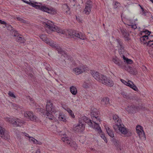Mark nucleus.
Here are the masks:
<instances>
[{
  "label": "nucleus",
  "mask_w": 153,
  "mask_h": 153,
  "mask_svg": "<svg viewBox=\"0 0 153 153\" xmlns=\"http://www.w3.org/2000/svg\"><path fill=\"white\" fill-rule=\"evenodd\" d=\"M46 109V111L43 114L47 116V118L50 120H53L54 118L52 114H55L58 111V110L53 105L52 102L50 100L47 101Z\"/></svg>",
  "instance_id": "nucleus-1"
},
{
  "label": "nucleus",
  "mask_w": 153,
  "mask_h": 153,
  "mask_svg": "<svg viewBox=\"0 0 153 153\" xmlns=\"http://www.w3.org/2000/svg\"><path fill=\"white\" fill-rule=\"evenodd\" d=\"M37 3H35L30 2L29 4L32 6L35 7L37 9H39L42 11L47 13L51 14H55L56 13V10L52 8H48L45 5H38L36 4Z\"/></svg>",
  "instance_id": "nucleus-2"
},
{
  "label": "nucleus",
  "mask_w": 153,
  "mask_h": 153,
  "mask_svg": "<svg viewBox=\"0 0 153 153\" xmlns=\"http://www.w3.org/2000/svg\"><path fill=\"white\" fill-rule=\"evenodd\" d=\"M40 38L47 44L49 45L52 48H55L57 49L59 53H62V49L56 43H54L52 39H48L45 35L42 34L40 36Z\"/></svg>",
  "instance_id": "nucleus-3"
},
{
  "label": "nucleus",
  "mask_w": 153,
  "mask_h": 153,
  "mask_svg": "<svg viewBox=\"0 0 153 153\" xmlns=\"http://www.w3.org/2000/svg\"><path fill=\"white\" fill-rule=\"evenodd\" d=\"M113 128L116 131H117L118 130L121 134L125 135L127 137L130 136L132 135L131 133L123 125L122 123L120 124H115L113 126Z\"/></svg>",
  "instance_id": "nucleus-4"
},
{
  "label": "nucleus",
  "mask_w": 153,
  "mask_h": 153,
  "mask_svg": "<svg viewBox=\"0 0 153 153\" xmlns=\"http://www.w3.org/2000/svg\"><path fill=\"white\" fill-rule=\"evenodd\" d=\"M46 28L48 29L53 31H56L57 33L60 34H64L65 33V31L58 27L57 26L54 25L53 23L50 21H48L45 22L44 24Z\"/></svg>",
  "instance_id": "nucleus-5"
},
{
  "label": "nucleus",
  "mask_w": 153,
  "mask_h": 153,
  "mask_svg": "<svg viewBox=\"0 0 153 153\" xmlns=\"http://www.w3.org/2000/svg\"><path fill=\"white\" fill-rule=\"evenodd\" d=\"M5 120L11 124L15 127L21 126L24 124V122L17 118H10L6 117L4 118Z\"/></svg>",
  "instance_id": "nucleus-6"
},
{
  "label": "nucleus",
  "mask_w": 153,
  "mask_h": 153,
  "mask_svg": "<svg viewBox=\"0 0 153 153\" xmlns=\"http://www.w3.org/2000/svg\"><path fill=\"white\" fill-rule=\"evenodd\" d=\"M84 121L87 123L91 127L95 129L98 132H102V131L98 123H92L91 121L86 117H83Z\"/></svg>",
  "instance_id": "nucleus-7"
},
{
  "label": "nucleus",
  "mask_w": 153,
  "mask_h": 153,
  "mask_svg": "<svg viewBox=\"0 0 153 153\" xmlns=\"http://www.w3.org/2000/svg\"><path fill=\"white\" fill-rule=\"evenodd\" d=\"M68 33L69 35L71 37H76L77 38L82 40L87 39L85 34L81 32H78L74 30H70L68 31Z\"/></svg>",
  "instance_id": "nucleus-8"
},
{
  "label": "nucleus",
  "mask_w": 153,
  "mask_h": 153,
  "mask_svg": "<svg viewBox=\"0 0 153 153\" xmlns=\"http://www.w3.org/2000/svg\"><path fill=\"white\" fill-rule=\"evenodd\" d=\"M115 46L117 48L119 53L120 55H123L126 53L124 45L122 41L119 39H117L116 41Z\"/></svg>",
  "instance_id": "nucleus-9"
},
{
  "label": "nucleus",
  "mask_w": 153,
  "mask_h": 153,
  "mask_svg": "<svg viewBox=\"0 0 153 153\" xmlns=\"http://www.w3.org/2000/svg\"><path fill=\"white\" fill-rule=\"evenodd\" d=\"M98 112V111L96 109H95L92 111L91 114L93 122L98 124L99 123L101 122V120Z\"/></svg>",
  "instance_id": "nucleus-10"
},
{
  "label": "nucleus",
  "mask_w": 153,
  "mask_h": 153,
  "mask_svg": "<svg viewBox=\"0 0 153 153\" xmlns=\"http://www.w3.org/2000/svg\"><path fill=\"white\" fill-rule=\"evenodd\" d=\"M88 70L87 67L84 65L76 67L73 70V72L76 75H79Z\"/></svg>",
  "instance_id": "nucleus-11"
},
{
  "label": "nucleus",
  "mask_w": 153,
  "mask_h": 153,
  "mask_svg": "<svg viewBox=\"0 0 153 153\" xmlns=\"http://www.w3.org/2000/svg\"><path fill=\"white\" fill-rule=\"evenodd\" d=\"M99 82L103 84L110 86H112L114 85V83L111 79L107 78L105 76L102 75Z\"/></svg>",
  "instance_id": "nucleus-12"
},
{
  "label": "nucleus",
  "mask_w": 153,
  "mask_h": 153,
  "mask_svg": "<svg viewBox=\"0 0 153 153\" xmlns=\"http://www.w3.org/2000/svg\"><path fill=\"white\" fill-rule=\"evenodd\" d=\"M99 82L103 84L110 86H112L114 85V83L111 79L107 78L105 76L102 75Z\"/></svg>",
  "instance_id": "nucleus-13"
},
{
  "label": "nucleus",
  "mask_w": 153,
  "mask_h": 153,
  "mask_svg": "<svg viewBox=\"0 0 153 153\" xmlns=\"http://www.w3.org/2000/svg\"><path fill=\"white\" fill-rule=\"evenodd\" d=\"M136 129L140 138L143 140H146V137L143 127L140 125H138L137 126Z\"/></svg>",
  "instance_id": "nucleus-14"
},
{
  "label": "nucleus",
  "mask_w": 153,
  "mask_h": 153,
  "mask_svg": "<svg viewBox=\"0 0 153 153\" xmlns=\"http://www.w3.org/2000/svg\"><path fill=\"white\" fill-rule=\"evenodd\" d=\"M112 61L114 64L117 65L120 68L123 69L125 68V65L123 62L117 57H113Z\"/></svg>",
  "instance_id": "nucleus-15"
},
{
  "label": "nucleus",
  "mask_w": 153,
  "mask_h": 153,
  "mask_svg": "<svg viewBox=\"0 0 153 153\" xmlns=\"http://www.w3.org/2000/svg\"><path fill=\"white\" fill-rule=\"evenodd\" d=\"M91 2L87 1L85 3V7L83 11L84 13L86 15L89 14L91 12Z\"/></svg>",
  "instance_id": "nucleus-16"
},
{
  "label": "nucleus",
  "mask_w": 153,
  "mask_h": 153,
  "mask_svg": "<svg viewBox=\"0 0 153 153\" xmlns=\"http://www.w3.org/2000/svg\"><path fill=\"white\" fill-rule=\"evenodd\" d=\"M0 136L6 140L9 138V135L7 131L0 126Z\"/></svg>",
  "instance_id": "nucleus-17"
},
{
  "label": "nucleus",
  "mask_w": 153,
  "mask_h": 153,
  "mask_svg": "<svg viewBox=\"0 0 153 153\" xmlns=\"http://www.w3.org/2000/svg\"><path fill=\"white\" fill-rule=\"evenodd\" d=\"M120 30L125 41H129L131 40V39L129 37V34L127 33V30L126 29L122 28L120 29Z\"/></svg>",
  "instance_id": "nucleus-18"
},
{
  "label": "nucleus",
  "mask_w": 153,
  "mask_h": 153,
  "mask_svg": "<svg viewBox=\"0 0 153 153\" xmlns=\"http://www.w3.org/2000/svg\"><path fill=\"white\" fill-rule=\"evenodd\" d=\"M84 125L82 123L74 125L73 126V130L76 132H78L83 131L85 129Z\"/></svg>",
  "instance_id": "nucleus-19"
},
{
  "label": "nucleus",
  "mask_w": 153,
  "mask_h": 153,
  "mask_svg": "<svg viewBox=\"0 0 153 153\" xmlns=\"http://www.w3.org/2000/svg\"><path fill=\"white\" fill-rule=\"evenodd\" d=\"M91 74L94 79L99 82L103 75L100 74L98 72L95 71H91Z\"/></svg>",
  "instance_id": "nucleus-20"
},
{
  "label": "nucleus",
  "mask_w": 153,
  "mask_h": 153,
  "mask_svg": "<svg viewBox=\"0 0 153 153\" xmlns=\"http://www.w3.org/2000/svg\"><path fill=\"white\" fill-rule=\"evenodd\" d=\"M126 110L129 113H135L137 111V108L133 106H128L126 108Z\"/></svg>",
  "instance_id": "nucleus-21"
},
{
  "label": "nucleus",
  "mask_w": 153,
  "mask_h": 153,
  "mask_svg": "<svg viewBox=\"0 0 153 153\" xmlns=\"http://www.w3.org/2000/svg\"><path fill=\"white\" fill-rule=\"evenodd\" d=\"M126 86L136 91H138V89L136 86L134 84V83L130 80H128L127 82Z\"/></svg>",
  "instance_id": "nucleus-22"
},
{
  "label": "nucleus",
  "mask_w": 153,
  "mask_h": 153,
  "mask_svg": "<svg viewBox=\"0 0 153 153\" xmlns=\"http://www.w3.org/2000/svg\"><path fill=\"white\" fill-rule=\"evenodd\" d=\"M123 69H125L128 72H129L130 74L134 75H135L137 73V71L136 69L134 68H133L130 66H128L127 67L125 66V68Z\"/></svg>",
  "instance_id": "nucleus-23"
},
{
  "label": "nucleus",
  "mask_w": 153,
  "mask_h": 153,
  "mask_svg": "<svg viewBox=\"0 0 153 153\" xmlns=\"http://www.w3.org/2000/svg\"><path fill=\"white\" fill-rule=\"evenodd\" d=\"M101 103L105 106L109 105H110L109 98L108 97L103 98L101 100Z\"/></svg>",
  "instance_id": "nucleus-24"
},
{
  "label": "nucleus",
  "mask_w": 153,
  "mask_h": 153,
  "mask_svg": "<svg viewBox=\"0 0 153 153\" xmlns=\"http://www.w3.org/2000/svg\"><path fill=\"white\" fill-rule=\"evenodd\" d=\"M105 127L106 129L107 132L109 135L111 137H114V134L112 130L110 129L107 125H105Z\"/></svg>",
  "instance_id": "nucleus-25"
},
{
  "label": "nucleus",
  "mask_w": 153,
  "mask_h": 153,
  "mask_svg": "<svg viewBox=\"0 0 153 153\" xmlns=\"http://www.w3.org/2000/svg\"><path fill=\"white\" fill-rule=\"evenodd\" d=\"M28 120L36 122H38L39 121V119L32 112Z\"/></svg>",
  "instance_id": "nucleus-26"
},
{
  "label": "nucleus",
  "mask_w": 153,
  "mask_h": 153,
  "mask_svg": "<svg viewBox=\"0 0 153 153\" xmlns=\"http://www.w3.org/2000/svg\"><path fill=\"white\" fill-rule=\"evenodd\" d=\"M67 118L66 116L64 114L61 113L59 114L58 117L59 120L63 122H66L67 121Z\"/></svg>",
  "instance_id": "nucleus-27"
},
{
  "label": "nucleus",
  "mask_w": 153,
  "mask_h": 153,
  "mask_svg": "<svg viewBox=\"0 0 153 153\" xmlns=\"http://www.w3.org/2000/svg\"><path fill=\"white\" fill-rule=\"evenodd\" d=\"M113 120H114L115 124H119L121 123V120L119 118L118 116L116 115H114L113 116Z\"/></svg>",
  "instance_id": "nucleus-28"
},
{
  "label": "nucleus",
  "mask_w": 153,
  "mask_h": 153,
  "mask_svg": "<svg viewBox=\"0 0 153 153\" xmlns=\"http://www.w3.org/2000/svg\"><path fill=\"white\" fill-rule=\"evenodd\" d=\"M29 140L30 142H32L33 143L40 145L42 144V143L38 141L33 137H30L29 138Z\"/></svg>",
  "instance_id": "nucleus-29"
},
{
  "label": "nucleus",
  "mask_w": 153,
  "mask_h": 153,
  "mask_svg": "<svg viewBox=\"0 0 153 153\" xmlns=\"http://www.w3.org/2000/svg\"><path fill=\"white\" fill-rule=\"evenodd\" d=\"M71 93L74 95H76L77 93V89L75 86H72L70 88Z\"/></svg>",
  "instance_id": "nucleus-30"
},
{
  "label": "nucleus",
  "mask_w": 153,
  "mask_h": 153,
  "mask_svg": "<svg viewBox=\"0 0 153 153\" xmlns=\"http://www.w3.org/2000/svg\"><path fill=\"white\" fill-rule=\"evenodd\" d=\"M14 36H16V41L20 43H24L25 41V39L23 37L19 36L18 35L17 36L16 35H14Z\"/></svg>",
  "instance_id": "nucleus-31"
},
{
  "label": "nucleus",
  "mask_w": 153,
  "mask_h": 153,
  "mask_svg": "<svg viewBox=\"0 0 153 153\" xmlns=\"http://www.w3.org/2000/svg\"><path fill=\"white\" fill-rule=\"evenodd\" d=\"M62 8L63 11L66 14H69L70 13V8H69L67 4H64L63 5Z\"/></svg>",
  "instance_id": "nucleus-32"
},
{
  "label": "nucleus",
  "mask_w": 153,
  "mask_h": 153,
  "mask_svg": "<svg viewBox=\"0 0 153 153\" xmlns=\"http://www.w3.org/2000/svg\"><path fill=\"white\" fill-rule=\"evenodd\" d=\"M62 140L65 143L69 145L71 143V139L68 137H63L62 138Z\"/></svg>",
  "instance_id": "nucleus-33"
},
{
  "label": "nucleus",
  "mask_w": 153,
  "mask_h": 153,
  "mask_svg": "<svg viewBox=\"0 0 153 153\" xmlns=\"http://www.w3.org/2000/svg\"><path fill=\"white\" fill-rule=\"evenodd\" d=\"M121 57L123 58L124 62H126L127 64H132L133 62V61L131 59L126 57L124 55H123V56H121Z\"/></svg>",
  "instance_id": "nucleus-34"
},
{
  "label": "nucleus",
  "mask_w": 153,
  "mask_h": 153,
  "mask_svg": "<svg viewBox=\"0 0 153 153\" xmlns=\"http://www.w3.org/2000/svg\"><path fill=\"white\" fill-rule=\"evenodd\" d=\"M147 39V36L145 35L142 36L140 39L142 43L144 45L146 44L148 41Z\"/></svg>",
  "instance_id": "nucleus-35"
},
{
  "label": "nucleus",
  "mask_w": 153,
  "mask_h": 153,
  "mask_svg": "<svg viewBox=\"0 0 153 153\" xmlns=\"http://www.w3.org/2000/svg\"><path fill=\"white\" fill-rule=\"evenodd\" d=\"M69 145L76 149L77 148V144L75 142L73 141H71V143H69Z\"/></svg>",
  "instance_id": "nucleus-36"
},
{
  "label": "nucleus",
  "mask_w": 153,
  "mask_h": 153,
  "mask_svg": "<svg viewBox=\"0 0 153 153\" xmlns=\"http://www.w3.org/2000/svg\"><path fill=\"white\" fill-rule=\"evenodd\" d=\"M31 112L30 111H26L24 113V115L26 119L29 120L30 116L31 114Z\"/></svg>",
  "instance_id": "nucleus-37"
},
{
  "label": "nucleus",
  "mask_w": 153,
  "mask_h": 153,
  "mask_svg": "<svg viewBox=\"0 0 153 153\" xmlns=\"http://www.w3.org/2000/svg\"><path fill=\"white\" fill-rule=\"evenodd\" d=\"M17 19L18 20L20 21L21 22L23 23L25 25H28L29 24L28 21L23 19L22 18L20 17H17Z\"/></svg>",
  "instance_id": "nucleus-38"
},
{
  "label": "nucleus",
  "mask_w": 153,
  "mask_h": 153,
  "mask_svg": "<svg viewBox=\"0 0 153 153\" xmlns=\"http://www.w3.org/2000/svg\"><path fill=\"white\" fill-rule=\"evenodd\" d=\"M65 109L68 111L69 115H71L72 117L74 118L75 117L73 112L69 108H68L66 109Z\"/></svg>",
  "instance_id": "nucleus-39"
},
{
  "label": "nucleus",
  "mask_w": 153,
  "mask_h": 153,
  "mask_svg": "<svg viewBox=\"0 0 153 153\" xmlns=\"http://www.w3.org/2000/svg\"><path fill=\"white\" fill-rule=\"evenodd\" d=\"M121 94L125 98H127L128 97V94L124 91L121 92Z\"/></svg>",
  "instance_id": "nucleus-40"
},
{
  "label": "nucleus",
  "mask_w": 153,
  "mask_h": 153,
  "mask_svg": "<svg viewBox=\"0 0 153 153\" xmlns=\"http://www.w3.org/2000/svg\"><path fill=\"white\" fill-rule=\"evenodd\" d=\"M85 141V138L84 137H80L79 140V141L80 143L83 144Z\"/></svg>",
  "instance_id": "nucleus-41"
},
{
  "label": "nucleus",
  "mask_w": 153,
  "mask_h": 153,
  "mask_svg": "<svg viewBox=\"0 0 153 153\" xmlns=\"http://www.w3.org/2000/svg\"><path fill=\"white\" fill-rule=\"evenodd\" d=\"M148 46H151L152 45H153V39H152L151 41H149L146 44Z\"/></svg>",
  "instance_id": "nucleus-42"
},
{
  "label": "nucleus",
  "mask_w": 153,
  "mask_h": 153,
  "mask_svg": "<svg viewBox=\"0 0 153 153\" xmlns=\"http://www.w3.org/2000/svg\"><path fill=\"white\" fill-rule=\"evenodd\" d=\"M8 94L9 95L13 98H16V97L15 95L14 94L11 92V91H9L8 93Z\"/></svg>",
  "instance_id": "nucleus-43"
},
{
  "label": "nucleus",
  "mask_w": 153,
  "mask_h": 153,
  "mask_svg": "<svg viewBox=\"0 0 153 153\" xmlns=\"http://www.w3.org/2000/svg\"><path fill=\"white\" fill-rule=\"evenodd\" d=\"M98 133H99V132ZM100 133H102V132H101ZM100 136L104 140L105 142L106 143L107 142V140L104 134L103 133H101L100 135Z\"/></svg>",
  "instance_id": "nucleus-44"
},
{
  "label": "nucleus",
  "mask_w": 153,
  "mask_h": 153,
  "mask_svg": "<svg viewBox=\"0 0 153 153\" xmlns=\"http://www.w3.org/2000/svg\"><path fill=\"white\" fill-rule=\"evenodd\" d=\"M114 145L115 146L118 148H120V145L119 141H115L114 142Z\"/></svg>",
  "instance_id": "nucleus-45"
},
{
  "label": "nucleus",
  "mask_w": 153,
  "mask_h": 153,
  "mask_svg": "<svg viewBox=\"0 0 153 153\" xmlns=\"http://www.w3.org/2000/svg\"><path fill=\"white\" fill-rule=\"evenodd\" d=\"M147 38H148V40L149 41H151L152 39H153V36L152 35H149L147 36Z\"/></svg>",
  "instance_id": "nucleus-46"
},
{
  "label": "nucleus",
  "mask_w": 153,
  "mask_h": 153,
  "mask_svg": "<svg viewBox=\"0 0 153 153\" xmlns=\"http://www.w3.org/2000/svg\"><path fill=\"white\" fill-rule=\"evenodd\" d=\"M130 26H131V27L134 29H135L137 27L136 25H129Z\"/></svg>",
  "instance_id": "nucleus-47"
},
{
  "label": "nucleus",
  "mask_w": 153,
  "mask_h": 153,
  "mask_svg": "<svg viewBox=\"0 0 153 153\" xmlns=\"http://www.w3.org/2000/svg\"><path fill=\"white\" fill-rule=\"evenodd\" d=\"M120 80L125 85H126L127 82L125 80L123 79H121Z\"/></svg>",
  "instance_id": "nucleus-48"
},
{
  "label": "nucleus",
  "mask_w": 153,
  "mask_h": 153,
  "mask_svg": "<svg viewBox=\"0 0 153 153\" xmlns=\"http://www.w3.org/2000/svg\"><path fill=\"white\" fill-rule=\"evenodd\" d=\"M144 32H145L146 34L148 35V36L150 35V34L151 33V32H150L147 30H145V31H144Z\"/></svg>",
  "instance_id": "nucleus-49"
},
{
  "label": "nucleus",
  "mask_w": 153,
  "mask_h": 153,
  "mask_svg": "<svg viewBox=\"0 0 153 153\" xmlns=\"http://www.w3.org/2000/svg\"><path fill=\"white\" fill-rule=\"evenodd\" d=\"M17 139H18L19 140H20L22 139L20 135V134H17Z\"/></svg>",
  "instance_id": "nucleus-50"
},
{
  "label": "nucleus",
  "mask_w": 153,
  "mask_h": 153,
  "mask_svg": "<svg viewBox=\"0 0 153 153\" xmlns=\"http://www.w3.org/2000/svg\"><path fill=\"white\" fill-rule=\"evenodd\" d=\"M141 9L142 11V15L145 16L146 15V12L145 11L143 8V7H141Z\"/></svg>",
  "instance_id": "nucleus-51"
},
{
  "label": "nucleus",
  "mask_w": 153,
  "mask_h": 153,
  "mask_svg": "<svg viewBox=\"0 0 153 153\" xmlns=\"http://www.w3.org/2000/svg\"><path fill=\"white\" fill-rule=\"evenodd\" d=\"M115 5L117 6V7H117L120 6V4L117 2H116L115 3Z\"/></svg>",
  "instance_id": "nucleus-52"
},
{
  "label": "nucleus",
  "mask_w": 153,
  "mask_h": 153,
  "mask_svg": "<svg viewBox=\"0 0 153 153\" xmlns=\"http://www.w3.org/2000/svg\"><path fill=\"white\" fill-rule=\"evenodd\" d=\"M0 23L4 25H6V23L4 21H2L0 20Z\"/></svg>",
  "instance_id": "nucleus-53"
},
{
  "label": "nucleus",
  "mask_w": 153,
  "mask_h": 153,
  "mask_svg": "<svg viewBox=\"0 0 153 153\" xmlns=\"http://www.w3.org/2000/svg\"><path fill=\"white\" fill-rule=\"evenodd\" d=\"M29 98L30 100V102H32V103H33L34 102V101L33 100V99L30 97H29Z\"/></svg>",
  "instance_id": "nucleus-54"
},
{
  "label": "nucleus",
  "mask_w": 153,
  "mask_h": 153,
  "mask_svg": "<svg viewBox=\"0 0 153 153\" xmlns=\"http://www.w3.org/2000/svg\"><path fill=\"white\" fill-rule=\"evenodd\" d=\"M36 153H41L40 150L39 149H37L36 152Z\"/></svg>",
  "instance_id": "nucleus-55"
},
{
  "label": "nucleus",
  "mask_w": 153,
  "mask_h": 153,
  "mask_svg": "<svg viewBox=\"0 0 153 153\" xmlns=\"http://www.w3.org/2000/svg\"><path fill=\"white\" fill-rule=\"evenodd\" d=\"M24 134L25 135V136H26L27 137H28L29 138V137H30V136H29L28 134H27L25 133V134Z\"/></svg>",
  "instance_id": "nucleus-56"
},
{
  "label": "nucleus",
  "mask_w": 153,
  "mask_h": 153,
  "mask_svg": "<svg viewBox=\"0 0 153 153\" xmlns=\"http://www.w3.org/2000/svg\"><path fill=\"white\" fill-rule=\"evenodd\" d=\"M139 6L140 7L141 9V7H142V6L140 4H139Z\"/></svg>",
  "instance_id": "nucleus-57"
},
{
  "label": "nucleus",
  "mask_w": 153,
  "mask_h": 153,
  "mask_svg": "<svg viewBox=\"0 0 153 153\" xmlns=\"http://www.w3.org/2000/svg\"><path fill=\"white\" fill-rule=\"evenodd\" d=\"M152 3L153 2V0H150Z\"/></svg>",
  "instance_id": "nucleus-58"
},
{
  "label": "nucleus",
  "mask_w": 153,
  "mask_h": 153,
  "mask_svg": "<svg viewBox=\"0 0 153 153\" xmlns=\"http://www.w3.org/2000/svg\"><path fill=\"white\" fill-rule=\"evenodd\" d=\"M103 26H104V24H103Z\"/></svg>",
  "instance_id": "nucleus-59"
},
{
  "label": "nucleus",
  "mask_w": 153,
  "mask_h": 153,
  "mask_svg": "<svg viewBox=\"0 0 153 153\" xmlns=\"http://www.w3.org/2000/svg\"><path fill=\"white\" fill-rule=\"evenodd\" d=\"M152 3H153V2Z\"/></svg>",
  "instance_id": "nucleus-60"
}]
</instances>
